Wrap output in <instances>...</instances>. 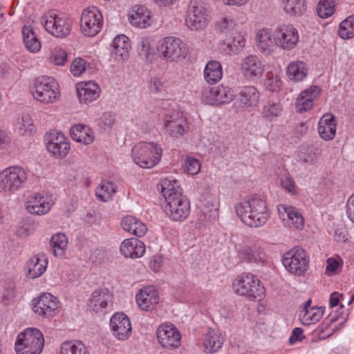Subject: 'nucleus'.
I'll list each match as a JSON object with an SVG mask.
<instances>
[{
    "label": "nucleus",
    "instance_id": "nucleus-64",
    "mask_svg": "<svg viewBox=\"0 0 354 354\" xmlns=\"http://www.w3.org/2000/svg\"><path fill=\"white\" fill-rule=\"evenodd\" d=\"M346 214L350 221L354 223V192L348 197L347 200Z\"/></svg>",
    "mask_w": 354,
    "mask_h": 354
},
{
    "label": "nucleus",
    "instance_id": "nucleus-58",
    "mask_svg": "<svg viewBox=\"0 0 354 354\" xmlns=\"http://www.w3.org/2000/svg\"><path fill=\"white\" fill-rule=\"evenodd\" d=\"M281 187L288 193L292 195H296L298 193L297 187L295 183L294 179L290 176H286L281 180Z\"/></svg>",
    "mask_w": 354,
    "mask_h": 354
},
{
    "label": "nucleus",
    "instance_id": "nucleus-6",
    "mask_svg": "<svg viewBox=\"0 0 354 354\" xmlns=\"http://www.w3.org/2000/svg\"><path fill=\"white\" fill-rule=\"evenodd\" d=\"M44 346L43 333L35 328H28L19 333L15 344L17 354H40Z\"/></svg>",
    "mask_w": 354,
    "mask_h": 354
},
{
    "label": "nucleus",
    "instance_id": "nucleus-59",
    "mask_svg": "<svg viewBox=\"0 0 354 354\" xmlns=\"http://www.w3.org/2000/svg\"><path fill=\"white\" fill-rule=\"evenodd\" d=\"M70 70L74 76H80L86 70V61L80 57L75 59L71 64Z\"/></svg>",
    "mask_w": 354,
    "mask_h": 354
},
{
    "label": "nucleus",
    "instance_id": "nucleus-22",
    "mask_svg": "<svg viewBox=\"0 0 354 354\" xmlns=\"http://www.w3.org/2000/svg\"><path fill=\"white\" fill-rule=\"evenodd\" d=\"M110 328L113 335L118 340L128 339L132 333L129 318L123 313H116L110 319Z\"/></svg>",
    "mask_w": 354,
    "mask_h": 354
},
{
    "label": "nucleus",
    "instance_id": "nucleus-45",
    "mask_svg": "<svg viewBox=\"0 0 354 354\" xmlns=\"http://www.w3.org/2000/svg\"><path fill=\"white\" fill-rule=\"evenodd\" d=\"M59 354H90V353L82 341L68 340L61 344Z\"/></svg>",
    "mask_w": 354,
    "mask_h": 354
},
{
    "label": "nucleus",
    "instance_id": "nucleus-17",
    "mask_svg": "<svg viewBox=\"0 0 354 354\" xmlns=\"http://www.w3.org/2000/svg\"><path fill=\"white\" fill-rule=\"evenodd\" d=\"M239 71L246 80L252 82L263 75L265 65L257 55H249L241 60Z\"/></svg>",
    "mask_w": 354,
    "mask_h": 354
},
{
    "label": "nucleus",
    "instance_id": "nucleus-16",
    "mask_svg": "<svg viewBox=\"0 0 354 354\" xmlns=\"http://www.w3.org/2000/svg\"><path fill=\"white\" fill-rule=\"evenodd\" d=\"M239 258L246 263H256L266 265L268 257L261 243L258 241H250L240 247L238 250Z\"/></svg>",
    "mask_w": 354,
    "mask_h": 354
},
{
    "label": "nucleus",
    "instance_id": "nucleus-15",
    "mask_svg": "<svg viewBox=\"0 0 354 354\" xmlns=\"http://www.w3.org/2000/svg\"><path fill=\"white\" fill-rule=\"evenodd\" d=\"M156 334L158 344L165 349H176L180 346L181 334L173 324L165 322L160 324Z\"/></svg>",
    "mask_w": 354,
    "mask_h": 354
},
{
    "label": "nucleus",
    "instance_id": "nucleus-23",
    "mask_svg": "<svg viewBox=\"0 0 354 354\" xmlns=\"http://www.w3.org/2000/svg\"><path fill=\"white\" fill-rule=\"evenodd\" d=\"M136 301L138 308L144 311L153 310L160 301L158 290L153 286H147L141 288L136 295Z\"/></svg>",
    "mask_w": 354,
    "mask_h": 354
},
{
    "label": "nucleus",
    "instance_id": "nucleus-10",
    "mask_svg": "<svg viewBox=\"0 0 354 354\" xmlns=\"http://www.w3.org/2000/svg\"><path fill=\"white\" fill-rule=\"evenodd\" d=\"M104 24L103 16L95 6L85 8L81 15L80 30L86 37H94L102 30Z\"/></svg>",
    "mask_w": 354,
    "mask_h": 354
},
{
    "label": "nucleus",
    "instance_id": "nucleus-3",
    "mask_svg": "<svg viewBox=\"0 0 354 354\" xmlns=\"http://www.w3.org/2000/svg\"><path fill=\"white\" fill-rule=\"evenodd\" d=\"M29 176L28 169L21 166L14 165L3 169L0 171V192L14 194L26 186Z\"/></svg>",
    "mask_w": 354,
    "mask_h": 354
},
{
    "label": "nucleus",
    "instance_id": "nucleus-54",
    "mask_svg": "<svg viewBox=\"0 0 354 354\" xmlns=\"http://www.w3.org/2000/svg\"><path fill=\"white\" fill-rule=\"evenodd\" d=\"M15 127L19 134H28L34 128L33 121L28 114H23L17 118Z\"/></svg>",
    "mask_w": 354,
    "mask_h": 354
},
{
    "label": "nucleus",
    "instance_id": "nucleus-5",
    "mask_svg": "<svg viewBox=\"0 0 354 354\" xmlns=\"http://www.w3.org/2000/svg\"><path fill=\"white\" fill-rule=\"evenodd\" d=\"M35 100L43 104H53L60 98L59 86L52 77L42 76L36 78L30 87Z\"/></svg>",
    "mask_w": 354,
    "mask_h": 354
},
{
    "label": "nucleus",
    "instance_id": "nucleus-12",
    "mask_svg": "<svg viewBox=\"0 0 354 354\" xmlns=\"http://www.w3.org/2000/svg\"><path fill=\"white\" fill-rule=\"evenodd\" d=\"M202 100L207 104L219 106L229 104L234 98L233 89L224 84L204 87L201 93Z\"/></svg>",
    "mask_w": 354,
    "mask_h": 354
},
{
    "label": "nucleus",
    "instance_id": "nucleus-2",
    "mask_svg": "<svg viewBox=\"0 0 354 354\" xmlns=\"http://www.w3.org/2000/svg\"><path fill=\"white\" fill-rule=\"evenodd\" d=\"M159 56L166 62L178 63L183 61L189 53L188 44L175 36H167L159 40L157 45Z\"/></svg>",
    "mask_w": 354,
    "mask_h": 354
},
{
    "label": "nucleus",
    "instance_id": "nucleus-36",
    "mask_svg": "<svg viewBox=\"0 0 354 354\" xmlns=\"http://www.w3.org/2000/svg\"><path fill=\"white\" fill-rule=\"evenodd\" d=\"M224 337L220 332L209 329L203 335V351L206 353H216L222 347Z\"/></svg>",
    "mask_w": 354,
    "mask_h": 354
},
{
    "label": "nucleus",
    "instance_id": "nucleus-47",
    "mask_svg": "<svg viewBox=\"0 0 354 354\" xmlns=\"http://www.w3.org/2000/svg\"><path fill=\"white\" fill-rule=\"evenodd\" d=\"M282 112L283 107L279 102L268 101L263 106L261 113L263 118L271 122L279 117Z\"/></svg>",
    "mask_w": 354,
    "mask_h": 354
},
{
    "label": "nucleus",
    "instance_id": "nucleus-63",
    "mask_svg": "<svg viewBox=\"0 0 354 354\" xmlns=\"http://www.w3.org/2000/svg\"><path fill=\"white\" fill-rule=\"evenodd\" d=\"M340 266L339 261L335 258H329L326 261V273L331 274L334 273Z\"/></svg>",
    "mask_w": 354,
    "mask_h": 354
},
{
    "label": "nucleus",
    "instance_id": "nucleus-52",
    "mask_svg": "<svg viewBox=\"0 0 354 354\" xmlns=\"http://www.w3.org/2000/svg\"><path fill=\"white\" fill-rule=\"evenodd\" d=\"M338 35L344 39L354 37V15L348 16L339 24Z\"/></svg>",
    "mask_w": 354,
    "mask_h": 354
},
{
    "label": "nucleus",
    "instance_id": "nucleus-57",
    "mask_svg": "<svg viewBox=\"0 0 354 354\" xmlns=\"http://www.w3.org/2000/svg\"><path fill=\"white\" fill-rule=\"evenodd\" d=\"M201 169L198 160L194 157H187L185 162V171L191 175L197 174Z\"/></svg>",
    "mask_w": 354,
    "mask_h": 354
},
{
    "label": "nucleus",
    "instance_id": "nucleus-35",
    "mask_svg": "<svg viewBox=\"0 0 354 354\" xmlns=\"http://www.w3.org/2000/svg\"><path fill=\"white\" fill-rule=\"evenodd\" d=\"M245 42L244 36L241 32H236L223 40L220 48L227 55H237L244 48Z\"/></svg>",
    "mask_w": 354,
    "mask_h": 354
},
{
    "label": "nucleus",
    "instance_id": "nucleus-20",
    "mask_svg": "<svg viewBox=\"0 0 354 354\" xmlns=\"http://www.w3.org/2000/svg\"><path fill=\"white\" fill-rule=\"evenodd\" d=\"M113 302V294L107 288H100L91 293L88 306L96 313H106L110 311Z\"/></svg>",
    "mask_w": 354,
    "mask_h": 354
},
{
    "label": "nucleus",
    "instance_id": "nucleus-42",
    "mask_svg": "<svg viewBox=\"0 0 354 354\" xmlns=\"http://www.w3.org/2000/svg\"><path fill=\"white\" fill-rule=\"evenodd\" d=\"M205 80L209 84L218 82L223 77V66L217 60L209 61L204 68Z\"/></svg>",
    "mask_w": 354,
    "mask_h": 354
},
{
    "label": "nucleus",
    "instance_id": "nucleus-8",
    "mask_svg": "<svg viewBox=\"0 0 354 354\" xmlns=\"http://www.w3.org/2000/svg\"><path fill=\"white\" fill-rule=\"evenodd\" d=\"M281 261L288 272L295 276H302L308 269L310 259L305 250L296 246L283 255Z\"/></svg>",
    "mask_w": 354,
    "mask_h": 354
},
{
    "label": "nucleus",
    "instance_id": "nucleus-46",
    "mask_svg": "<svg viewBox=\"0 0 354 354\" xmlns=\"http://www.w3.org/2000/svg\"><path fill=\"white\" fill-rule=\"evenodd\" d=\"M24 41L27 49L30 52L36 53L41 49V42L35 32L30 26H24L22 30Z\"/></svg>",
    "mask_w": 354,
    "mask_h": 354
},
{
    "label": "nucleus",
    "instance_id": "nucleus-11",
    "mask_svg": "<svg viewBox=\"0 0 354 354\" xmlns=\"http://www.w3.org/2000/svg\"><path fill=\"white\" fill-rule=\"evenodd\" d=\"M163 209L171 220L183 221L188 217L190 213V203L182 194H176L174 197H169L165 200Z\"/></svg>",
    "mask_w": 354,
    "mask_h": 354
},
{
    "label": "nucleus",
    "instance_id": "nucleus-34",
    "mask_svg": "<svg viewBox=\"0 0 354 354\" xmlns=\"http://www.w3.org/2000/svg\"><path fill=\"white\" fill-rule=\"evenodd\" d=\"M48 263V259L43 254H37L31 257L26 264L28 277L35 279L41 276L45 272Z\"/></svg>",
    "mask_w": 354,
    "mask_h": 354
},
{
    "label": "nucleus",
    "instance_id": "nucleus-30",
    "mask_svg": "<svg viewBox=\"0 0 354 354\" xmlns=\"http://www.w3.org/2000/svg\"><path fill=\"white\" fill-rule=\"evenodd\" d=\"M346 321V318L344 315L337 314V312L330 313L319 326V334L323 337H329L336 331L339 330Z\"/></svg>",
    "mask_w": 354,
    "mask_h": 354
},
{
    "label": "nucleus",
    "instance_id": "nucleus-26",
    "mask_svg": "<svg viewBox=\"0 0 354 354\" xmlns=\"http://www.w3.org/2000/svg\"><path fill=\"white\" fill-rule=\"evenodd\" d=\"M257 46L258 50L266 55H270L278 46L275 36V30L261 28L257 33Z\"/></svg>",
    "mask_w": 354,
    "mask_h": 354
},
{
    "label": "nucleus",
    "instance_id": "nucleus-21",
    "mask_svg": "<svg viewBox=\"0 0 354 354\" xmlns=\"http://www.w3.org/2000/svg\"><path fill=\"white\" fill-rule=\"evenodd\" d=\"M280 218L285 226L291 230L300 231L304 227V218L299 210L294 206L280 205L278 207Z\"/></svg>",
    "mask_w": 354,
    "mask_h": 354
},
{
    "label": "nucleus",
    "instance_id": "nucleus-44",
    "mask_svg": "<svg viewBox=\"0 0 354 354\" xmlns=\"http://www.w3.org/2000/svg\"><path fill=\"white\" fill-rule=\"evenodd\" d=\"M137 50L140 58L146 63H152L156 58V54L151 46L149 39L147 37L140 39L138 42Z\"/></svg>",
    "mask_w": 354,
    "mask_h": 354
},
{
    "label": "nucleus",
    "instance_id": "nucleus-50",
    "mask_svg": "<svg viewBox=\"0 0 354 354\" xmlns=\"http://www.w3.org/2000/svg\"><path fill=\"white\" fill-rule=\"evenodd\" d=\"M50 244L54 254L56 257H62L68 246V239L64 234L57 233L52 236Z\"/></svg>",
    "mask_w": 354,
    "mask_h": 354
},
{
    "label": "nucleus",
    "instance_id": "nucleus-24",
    "mask_svg": "<svg viewBox=\"0 0 354 354\" xmlns=\"http://www.w3.org/2000/svg\"><path fill=\"white\" fill-rule=\"evenodd\" d=\"M57 299L50 293H43L33 300L32 310L44 317H53L57 310Z\"/></svg>",
    "mask_w": 354,
    "mask_h": 354
},
{
    "label": "nucleus",
    "instance_id": "nucleus-1",
    "mask_svg": "<svg viewBox=\"0 0 354 354\" xmlns=\"http://www.w3.org/2000/svg\"><path fill=\"white\" fill-rule=\"evenodd\" d=\"M237 216L250 227H259L268 221L270 214L265 200L254 197L238 203L235 206Z\"/></svg>",
    "mask_w": 354,
    "mask_h": 354
},
{
    "label": "nucleus",
    "instance_id": "nucleus-27",
    "mask_svg": "<svg viewBox=\"0 0 354 354\" xmlns=\"http://www.w3.org/2000/svg\"><path fill=\"white\" fill-rule=\"evenodd\" d=\"M77 93L80 103L89 104L95 101L100 94L99 85L93 82H81L76 84Z\"/></svg>",
    "mask_w": 354,
    "mask_h": 354
},
{
    "label": "nucleus",
    "instance_id": "nucleus-51",
    "mask_svg": "<svg viewBox=\"0 0 354 354\" xmlns=\"http://www.w3.org/2000/svg\"><path fill=\"white\" fill-rule=\"evenodd\" d=\"M116 187L115 184L110 181H102L95 189L97 198L103 202L108 201L115 193Z\"/></svg>",
    "mask_w": 354,
    "mask_h": 354
},
{
    "label": "nucleus",
    "instance_id": "nucleus-14",
    "mask_svg": "<svg viewBox=\"0 0 354 354\" xmlns=\"http://www.w3.org/2000/svg\"><path fill=\"white\" fill-rule=\"evenodd\" d=\"M41 24L46 31L56 37H65L71 30L70 20L56 14L46 13L41 18Z\"/></svg>",
    "mask_w": 354,
    "mask_h": 354
},
{
    "label": "nucleus",
    "instance_id": "nucleus-32",
    "mask_svg": "<svg viewBox=\"0 0 354 354\" xmlns=\"http://www.w3.org/2000/svg\"><path fill=\"white\" fill-rule=\"evenodd\" d=\"M319 93L320 88L317 86H312L301 92L295 103L297 111L303 113L311 109L314 100L319 96Z\"/></svg>",
    "mask_w": 354,
    "mask_h": 354
},
{
    "label": "nucleus",
    "instance_id": "nucleus-18",
    "mask_svg": "<svg viewBox=\"0 0 354 354\" xmlns=\"http://www.w3.org/2000/svg\"><path fill=\"white\" fill-rule=\"evenodd\" d=\"M278 47L284 50H293L299 40L298 30L291 24H282L275 29Z\"/></svg>",
    "mask_w": 354,
    "mask_h": 354
},
{
    "label": "nucleus",
    "instance_id": "nucleus-38",
    "mask_svg": "<svg viewBox=\"0 0 354 354\" xmlns=\"http://www.w3.org/2000/svg\"><path fill=\"white\" fill-rule=\"evenodd\" d=\"M131 48L130 40L124 35H118L112 42V53L118 59H127L129 57Z\"/></svg>",
    "mask_w": 354,
    "mask_h": 354
},
{
    "label": "nucleus",
    "instance_id": "nucleus-62",
    "mask_svg": "<svg viewBox=\"0 0 354 354\" xmlns=\"http://www.w3.org/2000/svg\"><path fill=\"white\" fill-rule=\"evenodd\" d=\"M305 338L304 330L301 328H295L292 330L289 338V343L294 344L297 342H301Z\"/></svg>",
    "mask_w": 354,
    "mask_h": 354
},
{
    "label": "nucleus",
    "instance_id": "nucleus-29",
    "mask_svg": "<svg viewBox=\"0 0 354 354\" xmlns=\"http://www.w3.org/2000/svg\"><path fill=\"white\" fill-rule=\"evenodd\" d=\"M324 313L323 308L311 306V299H308L300 310L299 318L303 325H312L316 324L322 318Z\"/></svg>",
    "mask_w": 354,
    "mask_h": 354
},
{
    "label": "nucleus",
    "instance_id": "nucleus-55",
    "mask_svg": "<svg viewBox=\"0 0 354 354\" xmlns=\"http://www.w3.org/2000/svg\"><path fill=\"white\" fill-rule=\"evenodd\" d=\"M49 62L57 66H64L67 61V53L60 48H53L48 57Z\"/></svg>",
    "mask_w": 354,
    "mask_h": 354
},
{
    "label": "nucleus",
    "instance_id": "nucleus-31",
    "mask_svg": "<svg viewBox=\"0 0 354 354\" xmlns=\"http://www.w3.org/2000/svg\"><path fill=\"white\" fill-rule=\"evenodd\" d=\"M120 251L126 258L137 259L145 253V245L136 238L126 239L122 242Z\"/></svg>",
    "mask_w": 354,
    "mask_h": 354
},
{
    "label": "nucleus",
    "instance_id": "nucleus-7",
    "mask_svg": "<svg viewBox=\"0 0 354 354\" xmlns=\"http://www.w3.org/2000/svg\"><path fill=\"white\" fill-rule=\"evenodd\" d=\"M162 155L160 145L151 142H140L131 149L133 162L142 168H151L158 165Z\"/></svg>",
    "mask_w": 354,
    "mask_h": 354
},
{
    "label": "nucleus",
    "instance_id": "nucleus-28",
    "mask_svg": "<svg viewBox=\"0 0 354 354\" xmlns=\"http://www.w3.org/2000/svg\"><path fill=\"white\" fill-rule=\"evenodd\" d=\"M130 24L140 28H145L152 24L151 11L144 6L136 5L131 8L129 13Z\"/></svg>",
    "mask_w": 354,
    "mask_h": 354
},
{
    "label": "nucleus",
    "instance_id": "nucleus-43",
    "mask_svg": "<svg viewBox=\"0 0 354 354\" xmlns=\"http://www.w3.org/2000/svg\"><path fill=\"white\" fill-rule=\"evenodd\" d=\"M281 6L284 12L290 16L300 17L307 10L306 0H282Z\"/></svg>",
    "mask_w": 354,
    "mask_h": 354
},
{
    "label": "nucleus",
    "instance_id": "nucleus-40",
    "mask_svg": "<svg viewBox=\"0 0 354 354\" xmlns=\"http://www.w3.org/2000/svg\"><path fill=\"white\" fill-rule=\"evenodd\" d=\"M260 92L253 86H245L241 88L239 93V102L243 107L252 108L259 102Z\"/></svg>",
    "mask_w": 354,
    "mask_h": 354
},
{
    "label": "nucleus",
    "instance_id": "nucleus-19",
    "mask_svg": "<svg viewBox=\"0 0 354 354\" xmlns=\"http://www.w3.org/2000/svg\"><path fill=\"white\" fill-rule=\"evenodd\" d=\"M46 140L47 150L55 158H63L68 153L70 144L62 132L50 131L46 137Z\"/></svg>",
    "mask_w": 354,
    "mask_h": 354
},
{
    "label": "nucleus",
    "instance_id": "nucleus-48",
    "mask_svg": "<svg viewBox=\"0 0 354 354\" xmlns=\"http://www.w3.org/2000/svg\"><path fill=\"white\" fill-rule=\"evenodd\" d=\"M216 28L223 34H228L236 30L237 21L232 15H225L216 22Z\"/></svg>",
    "mask_w": 354,
    "mask_h": 354
},
{
    "label": "nucleus",
    "instance_id": "nucleus-37",
    "mask_svg": "<svg viewBox=\"0 0 354 354\" xmlns=\"http://www.w3.org/2000/svg\"><path fill=\"white\" fill-rule=\"evenodd\" d=\"M71 136L75 141L88 145L94 141V133L88 126L77 124L73 125L71 129Z\"/></svg>",
    "mask_w": 354,
    "mask_h": 354
},
{
    "label": "nucleus",
    "instance_id": "nucleus-41",
    "mask_svg": "<svg viewBox=\"0 0 354 354\" xmlns=\"http://www.w3.org/2000/svg\"><path fill=\"white\" fill-rule=\"evenodd\" d=\"M121 225L124 230L138 237L143 236L147 232V225L133 216H124Z\"/></svg>",
    "mask_w": 354,
    "mask_h": 354
},
{
    "label": "nucleus",
    "instance_id": "nucleus-61",
    "mask_svg": "<svg viewBox=\"0 0 354 354\" xmlns=\"http://www.w3.org/2000/svg\"><path fill=\"white\" fill-rule=\"evenodd\" d=\"M114 122V115L111 113H104L99 119V125L104 129L111 128Z\"/></svg>",
    "mask_w": 354,
    "mask_h": 354
},
{
    "label": "nucleus",
    "instance_id": "nucleus-25",
    "mask_svg": "<svg viewBox=\"0 0 354 354\" xmlns=\"http://www.w3.org/2000/svg\"><path fill=\"white\" fill-rule=\"evenodd\" d=\"M53 205V201L50 197L37 193L28 197L26 209L30 214L44 215L50 210Z\"/></svg>",
    "mask_w": 354,
    "mask_h": 354
},
{
    "label": "nucleus",
    "instance_id": "nucleus-60",
    "mask_svg": "<svg viewBox=\"0 0 354 354\" xmlns=\"http://www.w3.org/2000/svg\"><path fill=\"white\" fill-rule=\"evenodd\" d=\"M148 86L149 91L153 93H159L162 92L164 88L163 83L160 79L157 77H153L150 78L148 83Z\"/></svg>",
    "mask_w": 354,
    "mask_h": 354
},
{
    "label": "nucleus",
    "instance_id": "nucleus-56",
    "mask_svg": "<svg viewBox=\"0 0 354 354\" xmlns=\"http://www.w3.org/2000/svg\"><path fill=\"white\" fill-rule=\"evenodd\" d=\"M264 84L268 91L277 92L281 88V81L279 75L272 72H268L266 74Z\"/></svg>",
    "mask_w": 354,
    "mask_h": 354
},
{
    "label": "nucleus",
    "instance_id": "nucleus-49",
    "mask_svg": "<svg viewBox=\"0 0 354 354\" xmlns=\"http://www.w3.org/2000/svg\"><path fill=\"white\" fill-rule=\"evenodd\" d=\"M160 190L165 199L174 197V195L182 194L179 190L178 182L174 178H165L161 180L160 183Z\"/></svg>",
    "mask_w": 354,
    "mask_h": 354
},
{
    "label": "nucleus",
    "instance_id": "nucleus-39",
    "mask_svg": "<svg viewBox=\"0 0 354 354\" xmlns=\"http://www.w3.org/2000/svg\"><path fill=\"white\" fill-rule=\"evenodd\" d=\"M308 68L306 62L301 60L291 62L286 67V75L292 82H301L307 76Z\"/></svg>",
    "mask_w": 354,
    "mask_h": 354
},
{
    "label": "nucleus",
    "instance_id": "nucleus-4",
    "mask_svg": "<svg viewBox=\"0 0 354 354\" xmlns=\"http://www.w3.org/2000/svg\"><path fill=\"white\" fill-rule=\"evenodd\" d=\"M232 288L236 294L246 297L250 301L261 300L266 295V288L260 280L250 272H243L234 279Z\"/></svg>",
    "mask_w": 354,
    "mask_h": 354
},
{
    "label": "nucleus",
    "instance_id": "nucleus-9",
    "mask_svg": "<svg viewBox=\"0 0 354 354\" xmlns=\"http://www.w3.org/2000/svg\"><path fill=\"white\" fill-rule=\"evenodd\" d=\"M210 21L209 10L201 1H192L187 6L185 24L191 30H200L207 27Z\"/></svg>",
    "mask_w": 354,
    "mask_h": 354
},
{
    "label": "nucleus",
    "instance_id": "nucleus-53",
    "mask_svg": "<svg viewBox=\"0 0 354 354\" xmlns=\"http://www.w3.org/2000/svg\"><path fill=\"white\" fill-rule=\"evenodd\" d=\"M338 0H319L317 12L319 17L326 19L330 17L335 10V6Z\"/></svg>",
    "mask_w": 354,
    "mask_h": 354
},
{
    "label": "nucleus",
    "instance_id": "nucleus-33",
    "mask_svg": "<svg viewBox=\"0 0 354 354\" xmlns=\"http://www.w3.org/2000/svg\"><path fill=\"white\" fill-rule=\"evenodd\" d=\"M318 133L324 140H332L336 134L337 120L331 113L324 114L318 122Z\"/></svg>",
    "mask_w": 354,
    "mask_h": 354
},
{
    "label": "nucleus",
    "instance_id": "nucleus-13",
    "mask_svg": "<svg viewBox=\"0 0 354 354\" xmlns=\"http://www.w3.org/2000/svg\"><path fill=\"white\" fill-rule=\"evenodd\" d=\"M163 126L167 133L171 138H179L189 131V125L187 118L182 112L171 111L162 118Z\"/></svg>",
    "mask_w": 354,
    "mask_h": 354
}]
</instances>
